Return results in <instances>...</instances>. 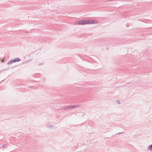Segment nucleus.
I'll return each mask as SVG.
<instances>
[{
    "instance_id": "nucleus-1",
    "label": "nucleus",
    "mask_w": 152,
    "mask_h": 152,
    "mask_svg": "<svg viewBox=\"0 0 152 152\" xmlns=\"http://www.w3.org/2000/svg\"><path fill=\"white\" fill-rule=\"evenodd\" d=\"M90 20H82L77 22V24L79 25H83L87 24H90Z\"/></svg>"
},
{
    "instance_id": "nucleus-2",
    "label": "nucleus",
    "mask_w": 152,
    "mask_h": 152,
    "mask_svg": "<svg viewBox=\"0 0 152 152\" xmlns=\"http://www.w3.org/2000/svg\"><path fill=\"white\" fill-rule=\"evenodd\" d=\"M78 105H71L69 106H68L67 107H66L64 108V110H67L68 109H71L73 108H74L75 107H78Z\"/></svg>"
},
{
    "instance_id": "nucleus-3",
    "label": "nucleus",
    "mask_w": 152,
    "mask_h": 152,
    "mask_svg": "<svg viewBox=\"0 0 152 152\" xmlns=\"http://www.w3.org/2000/svg\"><path fill=\"white\" fill-rule=\"evenodd\" d=\"M98 22L97 21L95 20H90V24H96Z\"/></svg>"
},
{
    "instance_id": "nucleus-4",
    "label": "nucleus",
    "mask_w": 152,
    "mask_h": 152,
    "mask_svg": "<svg viewBox=\"0 0 152 152\" xmlns=\"http://www.w3.org/2000/svg\"><path fill=\"white\" fill-rule=\"evenodd\" d=\"M15 62H18L20 61V59L18 58H16L14 59Z\"/></svg>"
},
{
    "instance_id": "nucleus-5",
    "label": "nucleus",
    "mask_w": 152,
    "mask_h": 152,
    "mask_svg": "<svg viewBox=\"0 0 152 152\" xmlns=\"http://www.w3.org/2000/svg\"><path fill=\"white\" fill-rule=\"evenodd\" d=\"M152 148V144L149 145L148 147V150H151V148Z\"/></svg>"
},
{
    "instance_id": "nucleus-6",
    "label": "nucleus",
    "mask_w": 152,
    "mask_h": 152,
    "mask_svg": "<svg viewBox=\"0 0 152 152\" xmlns=\"http://www.w3.org/2000/svg\"><path fill=\"white\" fill-rule=\"evenodd\" d=\"M2 147L4 148H6L7 147V145H4L2 146Z\"/></svg>"
},
{
    "instance_id": "nucleus-7",
    "label": "nucleus",
    "mask_w": 152,
    "mask_h": 152,
    "mask_svg": "<svg viewBox=\"0 0 152 152\" xmlns=\"http://www.w3.org/2000/svg\"><path fill=\"white\" fill-rule=\"evenodd\" d=\"M84 115V113H79V115L80 116H83Z\"/></svg>"
},
{
    "instance_id": "nucleus-8",
    "label": "nucleus",
    "mask_w": 152,
    "mask_h": 152,
    "mask_svg": "<svg viewBox=\"0 0 152 152\" xmlns=\"http://www.w3.org/2000/svg\"><path fill=\"white\" fill-rule=\"evenodd\" d=\"M11 63H14L15 62L14 59H12L10 60Z\"/></svg>"
},
{
    "instance_id": "nucleus-9",
    "label": "nucleus",
    "mask_w": 152,
    "mask_h": 152,
    "mask_svg": "<svg viewBox=\"0 0 152 152\" xmlns=\"http://www.w3.org/2000/svg\"><path fill=\"white\" fill-rule=\"evenodd\" d=\"M11 63V61H9L8 62L7 64H10Z\"/></svg>"
},
{
    "instance_id": "nucleus-10",
    "label": "nucleus",
    "mask_w": 152,
    "mask_h": 152,
    "mask_svg": "<svg viewBox=\"0 0 152 152\" xmlns=\"http://www.w3.org/2000/svg\"><path fill=\"white\" fill-rule=\"evenodd\" d=\"M31 61V60H28V61H27L26 62L27 63H28V62H30Z\"/></svg>"
},
{
    "instance_id": "nucleus-11",
    "label": "nucleus",
    "mask_w": 152,
    "mask_h": 152,
    "mask_svg": "<svg viewBox=\"0 0 152 152\" xmlns=\"http://www.w3.org/2000/svg\"><path fill=\"white\" fill-rule=\"evenodd\" d=\"M31 61V60H28V61H27L26 62L27 63H28V62H30Z\"/></svg>"
},
{
    "instance_id": "nucleus-12",
    "label": "nucleus",
    "mask_w": 152,
    "mask_h": 152,
    "mask_svg": "<svg viewBox=\"0 0 152 152\" xmlns=\"http://www.w3.org/2000/svg\"><path fill=\"white\" fill-rule=\"evenodd\" d=\"M123 133H121V132L119 133H118L116 134V135H117L118 134H123Z\"/></svg>"
},
{
    "instance_id": "nucleus-13",
    "label": "nucleus",
    "mask_w": 152,
    "mask_h": 152,
    "mask_svg": "<svg viewBox=\"0 0 152 152\" xmlns=\"http://www.w3.org/2000/svg\"><path fill=\"white\" fill-rule=\"evenodd\" d=\"M52 126H53L51 125L50 126H47V127H52Z\"/></svg>"
},
{
    "instance_id": "nucleus-14",
    "label": "nucleus",
    "mask_w": 152,
    "mask_h": 152,
    "mask_svg": "<svg viewBox=\"0 0 152 152\" xmlns=\"http://www.w3.org/2000/svg\"><path fill=\"white\" fill-rule=\"evenodd\" d=\"M117 103L118 104H120V102H119L118 101H117Z\"/></svg>"
},
{
    "instance_id": "nucleus-15",
    "label": "nucleus",
    "mask_w": 152,
    "mask_h": 152,
    "mask_svg": "<svg viewBox=\"0 0 152 152\" xmlns=\"http://www.w3.org/2000/svg\"><path fill=\"white\" fill-rule=\"evenodd\" d=\"M1 61L2 62H3L4 61V59H2L1 60Z\"/></svg>"
},
{
    "instance_id": "nucleus-16",
    "label": "nucleus",
    "mask_w": 152,
    "mask_h": 152,
    "mask_svg": "<svg viewBox=\"0 0 152 152\" xmlns=\"http://www.w3.org/2000/svg\"><path fill=\"white\" fill-rule=\"evenodd\" d=\"M2 145V144H0V146L1 145V146H2V145Z\"/></svg>"
}]
</instances>
